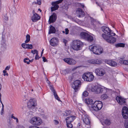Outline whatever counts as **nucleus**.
<instances>
[{
    "label": "nucleus",
    "instance_id": "0eeeda50",
    "mask_svg": "<svg viewBox=\"0 0 128 128\" xmlns=\"http://www.w3.org/2000/svg\"><path fill=\"white\" fill-rule=\"evenodd\" d=\"M30 122L33 125L39 126L42 123V120L39 117H34L32 118Z\"/></svg>",
    "mask_w": 128,
    "mask_h": 128
},
{
    "label": "nucleus",
    "instance_id": "3c124183",
    "mask_svg": "<svg viewBox=\"0 0 128 128\" xmlns=\"http://www.w3.org/2000/svg\"><path fill=\"white\" fill-rule=\"evenodd\" d=\"M65 30L66 32L65 34H67L68 33V32L69 31V30L67 28H66Z\"/></svg>",
    "mask_w": 128,
    "mask_h": 128
},
{
    "label": "nucleus",
    "instance_id": "b1692460",
    "mask_svg": "<svg viewBox=\"0 0 128 128\" xmlns=\"http://www.w3.org/2000/svg\"><path fill=\"white\" fill-rule=\"evenodd\" d=\"M6 45L4 42H2L0 44V52H3L6 50Z\"/></svg>",
    "mask_w": 128,
    "mask_h": 128
},
{
    "label": "nucleus",
    "instance_id": "5fc2aeb1",
    "mask_svg": "<svg viewBox=\"0 0 128 128\" xmlns=\"http://www.w3.org/2000/svg\"><path fill=\"white\" fill-rule=\"evenodd\" d=\"M54 124H57L59 123L58 121L55 120H54Z\"/></svg>",
    "mask_w": 128,
    "mask_h": 128
},
{
    "label": "nucleus",
    "instance_id": "58836bf2",
    "mask_svg": "<svg viewBox=\"0 0 128 128\" xmlns=\"http://www.w3.org/2000/svg\"><path fill=\"white\" fill-rule=\"evenodd\" d=\"M60 72L61 74H66L68 73V72L66 70H62Z\"/></svg>",
    "mask_w": 128,
    "mask_h": 128
},
{
    "label": "nucleus",
    "instance_id": "cd10ccee",
    "mask_svg": "<svg viewBox=\"0 0 128 128\" xmlns=\"http://www.w3.org/2000/svg\"><path fill=\"white\" fill-rule=\"evenodd\" d=\"M52 5L53 6L51 8V9L52 12H53V11L57 10L59 7L58 5L56 3L54 4V2H52Z\"/></svg>",
    "mask_w": 128,
    "mask_h": 128
},
{
    "label": "nucleus",
    "instance_id": "ddd939ff",
    "mask_svg": "<svg viewBox=\"0 0 128 128\" xmlns=\"http://www.w3.org/2000/svg\"><path fill=\"white\" fill-rule=\"evenodd\" d=\"M122 114L123 118L126 119L128 118V109L126 106L123 107L122 110Z\"/></svg>",
    "mask_w": 128,
    "mask_h": 128
},
{
    "label": "nucleus",
    "instance_id": "0e129e2a",
    "mask_svg": "<svg viewBox=\"0 0 128 128\" xmlns=\"http://www.w3.org/2000/svg\"><path fill=\"white\" fill-rule=\"evenodd\" d=\"M33 60H34L33 59H32L31 60H30L29 62L30 63V62H32L33 61Z\"/></svg>",
    "mask_w": 128,
    "mask_h": 128
},
{
    "label": "nucleus",
    "instance_id": "6ab92c4d",
    "mask_svg": "<svg viewBox=\"0 0 128 128\" xmlns=\"http://www.w3.org/2000/svg\"><path fill=\"white\" fill-rule=\"evenodd\" d=\"M76 13L77 14V16L79 18L83 17L84 16V12L80 8H78L77 9Z\"/></svg>",
    "mask_w": 128,
    "mask_h": 128
},
{
    "label": "nucleus",
    "instance_id": "69168bd1",
    "mask_svg": "<svg viewBox=\"0 0 128 128\" xmlns=\"http://www.w3.org/2000/svg\"><path fill=\"white\" fill-rule=\"evenodd\" d=\"M2 104V110H4V106L3 104Z\"/></svg>",
    "mask_w": 128,
    "mask_h": 128
},
{
    "label": "nucleus",
    "instance_id": "8fccbe9b",
    "mask_svg": "<svg viewBox=\"0 0 128 128\" xmlns=\"http://www.w3.org/2000/svg\"><path fill=\"white\" fill-rule=\"evenodd\" d=\"M34 52L33 53V54H38V51L36 50H34Z\"/></svg>",
    "mask_w": 128,
    "mask_h": 128
},
{
    "label": "nucleus",
    "instance_id": "c756f323",
    "mask_svg": "<svg viewBox=\"0 0 128 128\" xmlns=\"http://www.w3.org/2000/svg\"><path fill=\"white\" fill-rule=\"evenodd\" d=\"M99 23V22L98 21L92 18L91 20V24L92 25L94 26H95V24L96 23Z\"/></svg>",
    "mask_w": 128,
    "mask_h": 128
},
{
    "label": "nucleus",
    "instance_id": "a18cd8bd",
    "mask_svg": "<svg viewBox=\"0 0 128 128\" xmlns=\"http://www.w3.org/2000/svg\"><path fill=\"white\" fill-rule=\"evenodd\" d=\"M50 89L51 90L52 92H53V93H54V92H56L55 90L54 89V88L53 87H52V86H50Z\"/></svg>",
    "mask_w": 128,
    "mask_h": 128
},
{
    "label": "nucleus",
    "instance_id": "f8f14e48",
    "mask_svg": "<svg viewBox=\"0 0 128 128\" xmlns=\"http://www.w3.org/2000/svg\"><path fill=\"white\" fill-rule=\"evenodd\" d=\"M28 106L29 108H34L36 106V101L34 98L31 99L28 103Z\"/></svg>",
    "mask_w": 128,
    "mask_h": 128
},
{
    "label": "nucleus",
    "instance_id": "a211bd4d",
    "mask_svg": "<svg viewBox=\"0 0 128 128\" xmlns=\"http://www.w3.org/2000/svg\"><path fill=\"white\" fill-rule=\"evenodd\" d=\"M58 42V39L57 38H54L50 40V42L51 46H57Z\"/></svg>",
    "mask_w": 128,
    "mask_h": 128
},
{
    "label": "nucleus",
    "instance_id": "6e6552de",
    "mask_svg": "<svg viewBox=\"0 0 128 128\" xmlns=\"http://www.w3.org/2000/svg\"><path fill=\"white\" fill-rule=\"evenodd\" d=\"M82 78L84 81L91 82L93 80L94 76L92 74L88 73L83 74Z\"/></svg>",
    "mask_w": 128,
    "mask_h": 128
},
{
    "label": "nucleus",
    "instance_id": "5701e85b",
    "mask_svg": "<svg viewBox=\"0 0 128 128\" xmlns=\"http://www.w3.org/2000/svg\"><path fill=\"white\" fill-rule=\"evenodd\" d=\"M40 17L37 14L33 15L32 17L31 20L33 22H35L40 20Z\"/></svg>",
    "mask_w": 128,
    "mask_h": 128
},
{
    "label": "nucleus",
    "instance_id": "4be33fe9",
    "mask_svg": "<svg viewBox=\"0 0 128 128\" xmlns=\"http://www.w3.org/2000/svg\"><path fill=\"white\" fill-rule=\"evenodd\" d=\"M76 117L74 116H72L68 117L65 119L66 122L71 123L75 119Z\"/></svg>",
    "mask_w": 128,
    "mask_h": 128
},
{
    "label": "nucleus",
    "instance_id": "e433bc0d",
    "mask_svg": "<svg viewBox=\"0 0 128 128\" xmlns=\"http://www.w3.org/2000/svg\"><path fill=\"white\" fill-rule=\"evenodd\" d=\"M28 44L25 43H23L22 44V46L24 48H27Z\"/></svg>",
    "mask_w": 128,
    "mask_h": 128
},
{
    "label": "nucleus",
    "instance_id": "774afa93",
    "mask_svg": "<svg viewBox=\"0 0 128 128\" xmlns=\"http://www.w3.org/2000/svg\"><path fill=\"white\" fill-rule=\"evenodd\" d=\"M16 122H17L18 123V119L17 118L16 119Z\"/></svg>",
    "mask_w": 128,
    "mask_h": 128
},
{
    "label": "nucleus",
    "instance_id": "c03bdc74",
    "mask_svg": "<svg viewBox=\"0 0 128 128\" xmlns=\"http://www.w3.org/2000/svg\"><path fill=\"white\" fill-rule=\"evenodd\" d=\"M124 126L126 128H128V120H127L124 122Z\"/></svg>",
    "mask_w": 128,
    "mask_h": 128
},
{
    "label": "nucleus",
    "instance_id": "393cba45",
    "mask_svg": "<svg viewBox=\"0 0 128 128\" xmlns=\"http://www.w3.org/2000/svg\"><path fill=\"white\" fill-rule=\"evenodd\" d=\"M84 102L88 104H90L92 106L94 103V102L92 99L90 98L86 99L84 100Z\"/></svg>",
    "mask_w": 128,
    "mask_h": 128
},
{
    "label": "nucleus",
    "instance_id": "473e14b6",
    "mask_svg": "<svg viewBox=\"0 0 128 128\" xmlns=\"http://www.w3.org/2000/svg\"><path fill=\"white\" fill-rule=\"evenodd\" d=\"M53 94L54 95L55 98L58 101H60V99L59 98L58 95H57L56 92H54V93Z\"/></svg>",
    "mask_w": 128,
    "mask_h": 128
},
{
    "label": "nucleus",
    "instance_id": "864d4df0",
    "mask_svg": "<svg viewBox=\"0 0 128 128\" xmlns=\"http://www.w3.org/2000/svg\"><path fill=\"white\" fill-rule=\"evenodd\" d=\"M29 128H40L36 126H30L29 127Z\"/></svg>",
    "mask_w": 128,
    "mask_h": 128
},
{
    "label": "nucleus",
    "instance_id": "f03ea898",
    "mask_svg": "<svg viewBox=\"0 0 128 128\" xmlns=\"http://www.w3.org/2000/svg\"><path fill=\"white\" fill-rule=\"evenodd\" d=\"M89 49L92 51L94 54H99L102 52V48L100 46H94L92 45L90 46Z\"/></svg>",
    "mask_w": 128,
    "mask_h": 128
},
{
    "label": "nucleus",
    "instance_id": "7ed1b4c3",
    "mask_svg": "<svg viewBox=\"0 0 128 128\" xmlns=\"http://www.w3.org/2000/svg\"><path fill=\"white\" fill-rule=\"evenodd\" d=\"M103 106V104L101 101H96L94 102L91 106V108L94 110L97 111L100 110Z\"/></svg>",
    "mask_w": 128,
    "mask_h": 128
},
{
    "label": "nucleus",
    "instance_id": "2eb2a0df",
    "mask_svg": "<svg viewBox=\"0 0 128 128\" xmlns=\"http://www.w3.org/2000/svg\"><path fill=\"white\" fill-rule=\"evenodd\" d=\"M64 61L68 64L70 65H73L76 63V61L72 58H66L64 59Z\"/></svg>",
    "mask_w": 128,
    "mask_h": 128
},
{
    "label": "nucleus",
    "instance_id": "338daca9",
    "mask_svg": "<svg viewBox=\"0 0 128 128\" xmlns=\"http://www.w3.org/2000/svg\"><path fill=\"white\" fill-rule=\"evenodd\" d=\"M3 112H4V110H2V112H1V115H2V114H3Z\"/></svg>",
    "mask_w": 128,
    "mask_h": 128
},
{
    "label": "nucleus",
    "instance_id": "9b49d317",
    "mask_svg": "<svg viewBox=\"0 0 128 128\" xmlns=\"http://www.w3.org/2000/svg\"><path fill=\"white\" fill-rule=\"evenodd\" d=\"M95 72L97 76H104L106 73L105 70L104 69L100 68L96 69L95 70Z\"/></svg>",
    "mask_w": 128,
    "mask_h": 128
},
{
    "label": "nucleus",
    "instance_id": "412c9836",
    "mask_svg": "<svg viewBox=\"0 0 128 128\" xmlns=\"http://www.w3.org/2000/svg\"><path fill=\"white\" fill-rule=\"evenodd\" d=\"M116 100L119 104L120 105L124 104L125 102L124 100L122 99L121 97L118 96H117Z\"/></svg>",
    "mask_w": 128,
    "mask_h": 128
},
{
    "label": "nucleus",
    "instance_id": "f3484780",
    "mask_svg": "<svg viewBox=\"0 0 128 128\" xmlns=\"http://www.w3.org/2000/svg\"><path fill=\"white\" fill-rule=\"evenodd\" d=\"M88 62L91 64H100L101 63V61L97 59H91L87 61Z\"/></svg>",
    "mask_w": 128,
    "mask_h": 128
},
{
    "label": "nucleus",
    "instance_id": "c9c22d12",
    "mask_svg": "<svg viewBox=\"0 0 128 128\" xmlns=\"http://www.w3.org/2000/svg\"><path fill=\"white\" fill-rule=\"evenodd\" d=\"M30 60L28 58H26L24 60V61L25 63H26L27 64H30L29 62Z\"/></svg>",
    "mask_w": 128,
    "mask_h": 128
},
{
    "label": "nucleus",
    "instance_id": "20e7f679",
    "mask_svg": "<svg viewBox=\"0 0 128 128\" xmlns=\"http://www.w3.org/2000/svg\"><path fill=\"white\" fill-rule=\"evenodd\" d=\"M112 36L107 35L104 34H103L102 35V37L106 42L110 44H113L116 42V39Z\"/></svg>",
    "mask_w": 128,
    "mask_h": 128
},
{
    "label": "nucleus",
    "instance_id": "4c0bfd02",
    "mask_svg": "<svg viewBox=\"0 0 128 128\" xmlns=\"http://www.w3.org/2000/svg\"><path fill=\"white\" fill-rule=\"evenodd\" d=\"M65 113L66 114V116H68L71 113V112L70 110H67L65 111Z\"/></svg>",
    "mask_w": 128,
    "mask_h": 128
},
{
    "label": "nucleus",
    "instance_id": "f257e3e1",
    "mask_svg": "<svg viewBox=\"0 0 128 128\" xmlns=\"http://www.w3.org/2000/svg\"><path fill=\"white\" fill-rule=\"evenodd\" d=\"M83 45V43L80 40H75L73 42L72 47L74 50H78L81 49Z\"/></svg>",
    "mask_w": 128,
    "mask_h": 128
},
{
    "label": "nucleus",
    "instance_id": "603ef678",
    "mask_svg": "<svg viewBox=\"0 0 128 128\" xmlns=\"http://www.w3.org/2000/svg\"><path fill=\"white\" fill-rule=\"evenodd\" d=\"M17 128H24L22 126L20 125L18 126Z\"/></svg>",
    "mask_w": 128,
    "mask_h": 128
},
{
    "label": "nucleus",
    "instance_id": "dca6fc26",
    "mask_svg": "<svg viewBox=\"0 0 128 128\" xmlns=\"http://www.w3.org/2000/svg\"><path fill=\"white\" fill-rule=\"evenodd\" d=\"M82 116L84 122L86 124H90V121L88 116L87 114H84Z\"/></svg>",
    "mask_w": 128,
    "mask_h": 128
},
{
    "label": "nucleus",
    "instance_id": "bf43d9fd",
    "mask_svg": "<svg viewBox=\"0 0 128 128\" xmlns=\"http://www.w3.org/2000/svg\"><path fill=\"white\" fill-rule=\"evenodd\" d=\"M96 3L98 5V6L100 7H101V4H99L98 2H96Z\"/></svg>",
    "mask_w": 128,
    "mask_h": 128
},
{
    "label": "nucleus",
    "instance_id": "9d476101",
    "mask_svg": "<svg viewBox=\"0 0 128 128\" xmlns=\"http://www.w3.org/2000/svg\"><path fill=\"white\" fill-rule=\"evenodd\" d=\"M81 83L80 81L79 80H76L74 82L72 87L74 89L75 92H76L78 90Z\"/></svg>",
    "mask_w": 128,
    "mask_h": 128
},
{
    "label": "nucleus",
    "instance_id": "680f3d73",
    "mask_svg": "<svg viewBox=\"0 0 128 128\" xmlns=\"http://www.w3.org/2000/svg\"><path fill=\"white\" fill-rule=\"evenodd\" d=\"M32 13L33 14V15L36 14H37L35 12L34 10H33L32 11Z\"/></svg>",
    "mask_w": 128,
    "mask_h": 128
},
{
    "label": "nucleus",
    "instance_id": "a19ab883",
    "mask_svg": "<svg viewBox=\"0 0 128 128\" xmlns=\"http://www.w3.org/2000/svg\"><path fill=\"white\" fill-rule=\"evenodd\" d=\"M63 1V0H59L58 1L54 2V4H56L58 5L61 3Z\"/></svg>",
    "mask_w": 128,
    "mask_h": 128
},
{
    "label": "nucleus",
    "instance_id": "e2e57ef3",
    "mask_svg": "<svg viewBox=\"0 0 128 128\" xmlns=\"http://www.w3.org/2000/svg\"><path fill=\"white\" fill-rule=\"evenodd\" d=\"M80 6L83 8H84V4H80Z\"/></svg>",
    "mask_w": 128,
    "mask_h": 128
},
{
    "label": "nucleus",
    "instance_id": "ea45409f",
    "mask_svg": "<svg viewBox=\"0 0 128 128\" xmlns=\"http://www.w3.org/2000/svg\"><path fill=\"white\" fill-rule=\"evenodd\" d=\"M121 62L124 64L128 65V60H124L121 61Z\"/></svg>",
    "mask_w": 128,
    "mask_h": 128
},
{
    "label": "nucleus",
    "instance_id": "1a4fd4ad",
    "mask_svg": "<svg viewBox=\"0 0 128 128\" xmlns=\"http://www.w3.org/2000/svg\"><path fill=\"white\" fill-rule=\"evenodd\" d=\"M101 29L102 31L106 34L111 36H114L115 34L113 33L112 31L109 28L106 26H102V27Z\"/></svg>",
    "mask_w": 128,
    "mask_h": 128
},
{
    "label": "nucleus",
    "instance_id": "2f4dec72",
    "mask_svg": "<svg viewBox=\"0 0 128 128\" xmlns=\"http://www.w3.org/2000/svg\"><path fill=\"white\" fill-rule=\"evenodd\" d=\"M26 40L25 41L26 43H27L30 40V36L28 34H27L26 36Z\"/></svg>",
    "mask_w": 128,
    "mask_h": 128
},
{
    "label": "nucleus",
    "instance_id": "de8ad7c7",
    "mask_svg": "<svg viewBox=\"0 0 128 128\" xmlns=\"http://www.w3.org/2000/svg\"><path fill=\"white\" fill-rule=\"evenodd\" d=\"M37 4L39 5H40L41 4V0H36Z\"/></svg>",
    "mask_w": 128,
    "mask_h": 128
},
{
    "label": "nucleus",
    "instance_id": "49530a36",
    "mask_svg": "<svg viewBox=\"0 0 128 128\" xmlns=\"http://www.w3.org/2000/svg\"><path fill=\"white\" fill-rule=\"evenodd\" d=\"M40 58V57L38 55V53L36 54L35 59V60H38Z\"/></svg>",
    "mask_w": 128,
    "mask_h": 128
},
{
    "label": "nucleus",
    "instance_id": "f704fd0d",
    "mask_svg": "<svg viewBox=\"0 0 128 128\" xmlns=\"http://www.w3.org/2000/svg\"><path fill=\"white\" fill-rule=\"evenodd\" d=\"M88 93L86 91H84L82 94L83 96L86 97L88 95Z\"/></svg>",
    "mask_w": 128,
    "mask_h": 128
},
{
    "label": "nucleus",
    "instance_id": "13d9d810",
    "mask_svg": "<svg viewBox=\"0 0 128 128\" xmlns=\"http://www.w3.org/2000/svg\"><path fill=\"white\" fill-rule=\"evenodd\" d=\"M124 68V70H126L127 72H128V67H125Z\"/></svg>",
    "mask_w": 128,
    "mask_h": 128
},
{
    "label": "nucleus",
    "instance_id": "4468645a",
    "mask_svg": "<svg viewBox=\"0 0 128 128\" xmlns=\"http://www.w3.org/2000/svg\"><path fill=\"white\" fill-rule=\"evenodd\" d=\"M112 92V91L111 90L108 89H107V92L106 90L105 92H106V94H102L100 98L102 100H104L108 98L109 97V93H110V94Z\"/></svg>",
    "mask_w": 128,
    "mask_h": 128
},
{
    "label": "nucleus",
    "instance_id": "c85d7f7f",
    "mask_svg": "<svg viewBox=\"0 0 128 128\" xmlns=\"http://www.w3.org/2000/svg\"><path fill=\"white\" fill-rule=\"evenodd\" d=\"M56 32V30L54 27L53 26L50 25L48 34H54Z\"/></svg>",
    "mask_w": 128,
    "mask_h": 128
},
{
    "label": "nucleus",
    "instance_id": "4d7b16f0",
    "mask_svg": "<svg viewBox=\"0 0 128 128\" xmlns=\"http://www.w3.org/2000/svg\"><path fill=\"white\" fill-rule=\"evenodd\" d=\"M11 118H13L14 120H16V119L17 118L15 117L14 116H13V114H12L11 116Z\"/></svg>",
    "mask_w": 128,
    "mask_h": 128
},
{
    "label": "nucleus",
    "instance_id": "79ce46f5",
    "mask_svg": "<svg viewBox=\"0 0 128 128\" xmlns=\"http://www.w3.org/2000/svg\"><path fill=\"white\" fill-rule=\"evenodd\" d=\"M2 17L4 20H8V18L6 14L4 16Z\"/></svg>",
    "mask_w": 128,
    "mask_h": 128
},
{
    "label": "nucleus",
    "instance_id": "a878e982",
    "mask_svg": "<svg viewBox=\"0 0 128 128\" xmlns=\"http://www.w3.org/2000/svg\"><path fill=\"white\" fill-rule=\"evenodd\" d=\"M56 19V17L55 16L53 15H52L50 17L49 20V23L50 24L51 23L54 22Z\"/></svg>",
    "mask_w": 128,
    "mask_h": 128
},
{
    "label": "nucleus",
    "instance_id": "39448f33",
    "mask_svg": "<svg viewBox=\"0 0 128 128\" xmlns=\"http://www.w3.org/2000/svg\"><path fill=\"white\" fill-rule=\"evenodd\" d=\"M108 89L104 87L95 86L91 89V91L95 93L98 94L105 92Z\"/></svg>",
    "mask_w": 128,
    "mask_h": 128
},
{
    "label": "nucleus",
    "instance_id": "bb28decb",
    "mask_svg": "<svg viewBox=\"0 0 128 128\" xmlns=\"http://www.w3.org/2000/svg\"><path fill=\"white\" fill-rule=\"evenodd\" d=\"M111 124V121L110 120L108 119L104 120L102 122V125H106L107 126H109Z\"/></svg>",
    "mask_w": 128,
    "mask_h": 128
},
{
    "label": "nucleus",
    "instance_id": "052dcab7",
    "mask_svg": "<svg viewBox=\"0 0 128 128\" xmlns=\"http://www.w3.org/2000/svg\"><path fill=\"white\" fill-rule=\"evenodd\" d=\"M7 72L6 70H4L3 71V73H4V76H6V73Z\"/></svg>",
    "mask_w": 128,
    "mask_h": 128
},
{
    "label": "nucleus",
    "instance_id": "aec40b11",
    "mask_svg": "<svg viewBox=\"0 0 128 128\" xmlns=\"http://www.w3.org/2000/svg\"><path fill=\"white\" fill-rule=\"evenodd\" d=\"M105 62L110 66L112 67H115L116 66V63L114 61L110 60H105Z\"/></svg>",
    "mask_w": 128,
    "mask_h": 128
},
{
    "label": "nucleus",
    "instance_id": "6e6d98bb",
    "mask_svg": "<svg viewBox=\"0 0 128 128\" xmlns=\"http://www.w3.org/2000/svg\"><path fill=\"white\" fill-rule=\"evenodd\" d=\"M10 66H7L6 67L5 69V70H9V69L10 68Z\"/></svg>",
    "mask_w": 128,
    "mask_h": 128
},
{
    "label": "nucleus",
    "instance_id": "09e8293b",
    "mask_svg": "<svg viewBox=\"0 0 128 128\" xmlns=\"http://www.w3.org/2000/svg\"><path fill=\"white\" fill-rule=\"evenodd\" d=\"M43 59V60L44 62H47V60L46 59V58L44 57H43L42 58Z\"/></svg>",
    "mask_w": 128,
    "mask_h": 128
},
{
    "label": "nucleus",
    "instance_id": "37998d69",
    "mask_svg": "<svg viewBox=\"0 0 128 128\" xmlns=\"http://www.w3.org/2000/svg\"><path fill=\"white\" fill-rule=\"evenodd\" d=\"M33 48V46L32 44H28L27 48L28 49H32Z\"/></svg>",
    "mask_w": 128,
    "mask_h": 128
},
{
    "label": "nucleus",
    "instance_id": "7c9ffc66",
    "mask_svg": "<svg viewBox=\"0 0 128 128\" xmlns=\"http://www.w3.org/2000/svg\"><path fill=\"white\" fill-rule=\"evenodd\" d=\"M115 46L116 48L124 47L125 46V44L123 43H119L116 44Z\"/></svg>",
    "mask_w": 128,
    "mask_h": 128
},
{
    "label": "nucleus",
    "instance_id": "423d86ee",
    "mask_svg": "<svg viewBox=\"0 0 128 128\" xmlns=\"http://www.w3.org/2000/svg\"><path fill=\"white\" fill-rule=\"evenodd\" d=\"M80 36L82 38L84 39L89 42H92L94 40L92 36L86 32H81Z\"/></svg>",
    "mask_w": 128,
    "mask_h": 128
},
{
    "label": "nucleus",
    "instance_id": "72a5a7b5",
    "mask_svg": "<svg viewBox=\"0 0 128 128\" xmlns=\"http://www.w3.org/2000/svg\"><path fill=\"white\" fill-rule=\"evenodd\" d=\"M67 124V126L68 128H72L73 127L72 124L71 123L69 122H66Z\"/></svg>",
    "mask_w": 128,
    "mask_h": 128
}]
</instances>
